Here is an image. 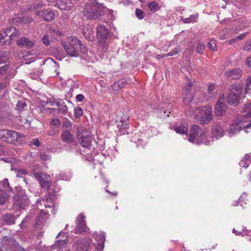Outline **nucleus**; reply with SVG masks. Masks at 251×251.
<instances>
[{
  "instance_id": "nucleus-54",
  "label": "nucleus",
  "mask_w": 251,
  "mask_h": 251,
  "mask_svg": "<svg viewBox=\"0 0 251 251\" xmlns=\"http://www.w3.org/2000/svg\"><path fill=\"white\" fill-rule=\"evenodd\" d=\"M244 50L246 51H250L251 50V40H249L247 42L244 47Z\"/></svg>"
},
{
  "instance_id": "nucleus-58",
  "label": "nucleus",
  "mask_w": 251,
  "mask_h": 251,
  "mask_svg": "<svg viewBox=\"0 0 251 251\" xmlns=\"http://www.w3.org/2000/svg\"><path fill=\"white\" fill-rule=\"evenodd\" d=\"M20 122L22 125H27L28 126L30 124L29 121L25 118H21L20 119Z\"/></svg>"
},
{
  "instance_id": "nucleus-36",
  "label": "nucleus",
  "mask_w": 251,
  "mask_h": 251,
  "mask_svg": "<svg viewBox=\"0 0 251 251\" xmlns=\"http://www.w3.org/2000/svg\"><path fill=\"white\" fill-rule=\"evenodd\" d=\"M5 2L4 7L6 9H13L17 4L19 0H4Z\"/></svg>"
},
{
  "instance_id": "nucleus-14",
  "label": "nucleus",
  "mask_w": 251,
  "mask_h": 251,
  "mask_svg": "<svg viewBox=\"0 0 251 251\" xmlns=\"http://www.w3.org/2000/svg\"><path fill=\"white\" fill-rule=\"evenodd\" d=\"M192 85L193 82L191 80H189L187 83H186L185 85H184L183 87L184 93L186 95V97L183 99L184 102L185 104L189 103L193 100V95L190 92Z\"/></svg>"
},
{
  "instance_id": "nucleus-21",
  "label": "nucleus",
  "mask_w": 251,
  "mask_h": 251,
  "mask_svg": "<svg viewBox=\"0 0 251 251\" xmlns=\"http://www.w3.org/2000/svg\"><path fill=\"white\" fill-rule=\"evenodd\" d=\"M49 214L47 212H43L42 210L39 214L35 217V226L43 225L47 221Z\"/></svg>"
},
{
  "instance_id": "nucleus-25",
  "label": "nucleus",
  "mask_w": 251,
  "mask_h": 251,
  "mask_svg": "<svg viewBox=\"0 0 251 251\" xmlns=\"http://www.w3.org/2000/svg\"><path fill=\"white\" fill-rule=\"evenodd\" d=\"M78 139L81 146L84 148H89L91 145V137L89 136H84L77 134Z\"/></svg>"
},
{
  "instance_id": "nucleus-51",
  "label": "nucleus",
  "mask_w": 251,
  "mask_h": 251,
  "mask_svg": "<svg viewBox=\"0 0 251 251\" xmlns=\"http://www.w3.org/2000/svg\"><path fill=\"white\" fill-rule=\"evenodd\" d=\"M204 48V44L202 42H200V43H199V44H198V45L197 46L196 50H197V51H198V52L201 53L202 51L203 50Z\"/></svg>"
},
{
  "instance_id": "nucleus-57",
  "label": "nucleus",
  "mask_w": 251,
  "mask_h": 251,
  "mask_svg": "<svg viewBox=\"0 0 251 251\" xmlns=\"http://www.w3.org/2000/svg\"><path fill=\"white\" fill-rule=\"evenodd\" d=\"M51 124L52 125L58 127L60 125V121L58 119H54L51 121Z\"/></svg>"
},
{
  "instance_id": "nucleus-7",
  "label": "nucleus",
  "mask_w": 251,
  "mask_h": 251,
  "mask_svg": "<svg viewBox=\"0 0 251 251\" xmlns=\"http://www.w3.org/2000/svg\"><path fill=\"white\" fill-rule=\"evenodd\" d=\"M242 92V86L240 84H232L229 89L228 102L230 105H236L239 101Z\"/></svg>"
},
{
  "instance_id": "nucleus-52",
  "label": "nucleus",
  "mask_w": 251,
  "mask_h": 251,
  "mask_svg": "<svg viewBox=\"0 0 251 251\" xmlns=\"http://www.w3.org/2000/svg\"><path fill=\"white\" fill-rule=\"evenodd\" d=\"M120 123H121V125L118 124V126L120 127V129H122V127L124 128H126L127 127L126 123H127V119H125L124 120H122L120 121Z\"/></svg>"
},
{
  "instance_id": "nucleus-16",
  "label": "nucleus",
  "mask_w": 251,
  "mask_h": 251,
  "mask_svg": "<svg viewBox=\"0 0 251 251\" xmlns=\"http://www.w3.org/2000/svg\"><path fill=\"white\" fill-rule=\"evenodd\" d=\"M226 112V106L224 104V95L221 96L215 107V114L216 116H221Z\"/></svg>"
},
{
  "instance_id": "nucleus-50",
  "label": "nucleus",
  "mask_w": 251,
  "mask_h": 251,
  "mask_svg": "<svg viewBox=\"0 0 251 251\" xmlns=\"http://www.w3.org/2000/svg\"><path fill=\"white\" fill-rule=\"evenodd\" d=\"M27 174V172L25 169H19L18 170L16 176L18 177H22L23 175H25Z\"/></svg>"
},
{
  "instance_id": "nucleus-37",
  "label": "nucleus",
  "mask_w": 251,
  "mask_h": 251,
  "mask_svg": "<svg viewBox=\"0 0 251 251\" xmlns=\"http://www.w3.org/2000/svg\"><path fill=\"white\" fill-rule=\"evenodd\" d=\"M8 199L6 193L2 190H0V204H4Z\"/></svg>"
},
{
  "instance_id": "nucleus-40",
  "label": "nucleus",
  "mask_w": 251,
  "mask_h": 251,
  "mask_svg": "<svg viewBox=\"0 0 251 251\" xmlns=\"http://www.w3.org/2000/svg\"><path fill=\"white\" fill-rule=\"evenodd\" d=\"M9 58L8 53L2 52L0 53V64L6 62Z\"/></svg>"
},
{
  "instance_id": "nucleus-41",
  "label": "nucleus",
  "mask_w": 251,
  "mask_h": 251,
  "mask_svg": "<svg viewBox=\"0 0 251 251\" xmlns=\"http://www.w3.org/2000/svg\"><path fill=\"white\" fill-rule=\"evenodd\" d=\"M149 7L151 10L157 11L160 9L159 3L155 1H151L149 4Z\"/></svg>"
},
{
  "instance_id": "nucleus-39",
  "label": "nucleus",
  "mask_w": 251,
  "mask_h": 251,
  "mask_svg": "<svg viewBox=\"0 0 251 251\" xmlns=\"http://www.w3.org/2000/svg\"><path fill=\"white\" fill-rule=\"evenodd\" d=\"M206 132L201 133V135H200V136L199 137L198 141L196 142V143L198 144H200L201 143H204L206 145H209V142L204 141V139L206 138Z\"/></svg>"
},
{
  "instance_id": "nucleus-9",
  "label": "nucleus",
  "mask_w": 251,
  "mask_h": 251,
  "mask_svg": "<svg viewBox=\"0 0 251 251\" xmlns=\"http://www.w3.org/2000/svg\"><path fill=\"white\" fill-rule=\"evenodd\" d=\"M109 34V30L105 26L99 25L97 26V36L100 46L103 48L105 47V42L107 39Z\"/></svg>"
},
{
  "instance_id": "nucleus-18",
  "label": "nucleus",
  "mask_w": 251,
  "mask_h": 251,
  "mask_svg": "<svg viewBox=\"0 0 251 251\" xmlns=\"http://www.w3.org/2000/svg\"><path fill=\"white\" fill-rule=\"evenodd\" d=\"M33 21L32 18L29 16H23L22 14H18L12 19L13 24H28Z\"/></svg>"
},
{
  "instance_id": "nucleus-61",
  "label": "nucleus",
  "mask_w": 251,
  "mask_h": 251,
  "mask_svg": "<svg viewBox=\"0 0 251 251\" xmlns=\"http://www.w3.org/2000/svg\"><path fill=\"white\" fill-rule=\"evenodd\" d=\"M84 98V97L82 94H78L76 96V100L77 102L82 101Z\"/></svg>"
},
{
  "instance_id": "nucleus-33",
  "label": "nucleus",
  "mask_w": 251,
  "mask_h": 251,
  "mask_svg": "<svg viewBox=\"0 0 251 251\" xmlns=\"http://www.w3.org/2000/svg\"><path fill=\"white\" fill-rule=\"evenodd\" d=\"M16 217H15L12 214L8 213L4 215L3 217V219L8 225H12L15 223V221Z\"/></svg>"
},
{
  "instance_id": "nucleus-60",
  "label": "nucleus",
  "mask_w": 251,
  "mask_h": 251,
  "mask_svg": "<svg viewBox=\"0 0 251 251\" xmlns=\"http://www.w3.org/2000/svg\"><path fill=\"white\" fill-rule=\"evenodd\" d=\"M8 86V83L6 82H0V93Z\"/></svg>"
},
{
  "instance_id": "nucleus-6",
  "label": "nucleus",
  "mask_w": 251,
  "mask_h": 251,
  "mask_svg": "<svg viewBox=\"0 0 251 251\" xmlns=\"http://www.w3.org/2000/svg\"><path fill=\"white\" fill-rule=\"evenodd\" d=\"M195 113L197 118H199L200 123L202 125L210 123L213 118L212 108L210 107L198 108Z\"/></svg>"
},
{
  "instance_id": "nucleus-32",
  "label": "nucleus",
  "mask_w": 251,
  "mask_h": 251,
  "mask_svg": "<svg viewBox=\"0 0 251 251\" xmlns=\"http://www.w3.org/2000/svg\"><path fill=\"white\" fill-rule=\"evenodd\" d=\"M62 140L66 143H71L73 142V135L68 130H65L61 135Z\"/></svg>"
},
{
  "instance_id": "nucleus-49",
  "label": "nucleus",
  "mask_w": 251,
  "mask_h": 251,
  "mask_svg": "<svg viewBox=\"0 0 251 251\" xmlns=\"http://www.w3.org/2000/svg\"><path fill=\"white\" fill-rule=\"evenodd\" d=\"M42 42L46 45V46H49L50 45V40H49V37L48 35L45 34L44 35L43 37H42Z\"/></svg>"
},
{
  "instance_id": "nucleus-45",
  "label": "nucleus",
  "mask_w": 251,
  "mask_h": 251,
  "mask_svg": "<svg viewBox=\"0 0 251 251\" xmlns=\"http://www.w3.org/2000/svg\"><path fill=\"white\" fill-rule=\"evenodd\" d=\"M208 48L213 50H215L217 49L216 41L214 40H211L208 44Z\"/></svg>"
},
{
  "instance_id": "nucleus-28",
  "label": "nucleus",
  "mask_w": 251,
  "mask_h": 251,
  "mask_svg": "<svg viewBox=\"0 0 251 251\" xmlns=\"http://www.w3.org/2000/svg\"><path fill=\"white\" fill-rule=\"evenodd\" d=\"M200 127L198 125H193L191 128L188 141L190 142L194 143L195 138L200 131Z\"/></svg>"
},
{
  "instance_id": "nucleus-15",
  "label": "nucleus",
  "mask_w": 251,
  "mask_h": 251,
  "mask_svg": "<svg viewBox=\"0 0 251 251\" xmlns=\"http://www.w3.org/2000/svg\"><path fill=\"white\" fill-rule=\"evenodd\" d=\"M43 4L40 1H36L32 4L23 6L21 8V13L22 14H25L30 12H34L36 14V12L38 11L37 9L41 8Z\"/></svg>"
},
{
  "instance_id": "nucleus-46",
  "label": "nucleus",
  "mask_w": 251,
  "mask_h": 251,
  "mask_svg": "<svg viewBox=\"0 0 251 251\" xmlns=\"http://www.w3.org/2000/svg\"><path fill=\"white\" fill-rule=\"evenodd\" d=\"M83 114V110L81 108H76L74 109V115L76 118L80 117Z\"/></svg>"
},
{
  "instance_id": "nucleus-35",
  "label": "nucleus",
  "mask_w": 251,
  "mask_h": 251,
  "mask_svg": "<svg viewBox=\"0 0 251 251\" xmlns=\"http://www.w3.org/2000/svg\"><path fill=\"white\" fill-rule=\"evenodd\" d=\"M126 83L124 80H119L115 82L112 85H111V87L114 91H117L124 87Z\"/></svg>"
},
{
  "instance_id": "nucleus-8",
  "label": "nucleus",
  "mask_w": 251,
  "mask_h": 251,
  "mask_svg": "<svg viewBox=\"0 0 251 251\" xmlns=\"http://www.w3.org/2000/svg\"><path fill=\"white\" fill-rule=\"evenodd\" d=\"M34 176L38 180L41 186L46 190L50 189L51 184L50 176L45 173L34 172Z\"/></svg>"
},
{
  "instance_id": "nucleus-1",
  "label": "nucleus",
  "mask_w": 251,
  "mask_h": 251,
  "mask_svg": "<svg viewBox=\"0 0 251 251\" xmlns=\"http://www.w3.org/2000/svg\"><path fill=\"white\" fill-rule=\"evenodd\" d=\"M61 44L67 53L71 56L77 57L79 52L85 53L87 51L86 47L75 37H69L66 41H62Z\"/></svg>"
},
{
  "instance_id": "nucleus-4",
  "label": "nucleus",
  "mask_w": 251,
  "mask_h": 251,
  "mask_svg": "<svg viewBox=\"0 0 251 251\" xmlns=\"http://www.w3.org/2000/svg\"><path fill=\"white\" fill-rule=\"evenodd\" d=\"M19 35V31L13 27L4 29L0 32V43L1 45H9L11 41Z\"/></svg>"
},
{
  "instance_id": "nucleus-59",
  "label": "nucleus",
  "mask_w": 251,
  "mask_h": 251,
  "mask_svg": "<svg viewBox=\"0 0 251 251\" xmlns=\"http://www.w3.org/2000/svg\"><path fill=\"white\" fill-rule=\"evenodd\" d=\"M248 33H249V32H245L244 33L239 35L236 37H237L238 40H239V41L241 40L244 39L247 36Z\"/></svg>"
},
{
  "instance_id": "nucleus-17",
  "label": "nucleus",
  "mask_w": 251,
  "mask_h": 251,
  "mask_svg": "<svg viewBox=\"0 0 251 251\" xmlns=\"http://www.w3.org/2000/svg\"><path fill=\"white\" fill-rule=\"evenodd\" d=\"M37 16L43 18L46 21H51L54 19L55 13L53 11L48 9L45 11H38L36 12Z\"/></svg>"
},
{
  "instance_id": "nucleus-42",
  "label": "nucleus",
  "mask_w": 251,
  "mask_h": 251,
  "mask_svg": "<svg viewBox=\"0 0 251 251\" xmlns=\"http://www.w3.org/2000/svg\"><path fill=\"white\" fill-rule=\"evenodd\" d=\"M63 127L66 130H69L71 129L72 124L71 122L67 118H65L62 125Z\"/></svg>"
},
{
  "instance_id": "nucleus-22",
  "label": "nucleus",
  "mask_w": 251,
  "mask_h": 251,
  "mask_svg": "<svg viewBox=\"0 0 251 251\" xmlns=\"http://www.w3.org/2000/svg\"><path fill=\"white\" fill-rule=\"evenodd\" d=\"M36 212H37V210L35 209H32L30 211L29 214L25 217L20 224L21 227L23 226H26V223H29L35 226V215Z\"/></svg>"
},
{
  "instance_id": "nucleus-3",
  "label": "nucleus",
  "mask_w": 251,
  "mask_h": 251,
  "mask_svg": "<svg viewBox=\"0 0 251 251\" xmlns=\"http://www.w3.org/2000/svg\"><path fill=\"white\" fill-rule=\"evenodd\" d=\"M104 6L97 1V0H90L85 4L83 9L84 16L87 19H98L102 14Z\"/></svg>"
},
{
  "instance_id": "nucleus-20",
  "label": "nucleus",
  "mask_w": 251,
  "mask_h": 251,
  "mask_svg": "<svg viewBox=\"0 0 251 251\" xmlns=\"http://www.w3.org/2000/svg\"><path fill=\"white\" fill-rule=\"evenodd\" d=\"M7 75V79L11 77H13L16 74V71L11 67L10 65L6 64L4 66L0 67V76L5 74Z\"/></svg>"
},
{
  "instance_id": "nucleus-27",
  "label": "nucleus",
  "mask_w": 251,
  "mask_h": 251,
  "mask_svg": "<svg viewBox=\"0 0 251 251\" xmlns=\"http://www.w3.org/2000/svg\"><path fill=\"white\" fill-rule=\"evenodd\" d=\"M212 135L217 138L222 137L224 134L223 128L218 124L213 126L211 130Z\"/></svg>"
},
{
  "instance_id": "nucleus-44",
  "label": "nucleus",
  "mask_w": 251,
  "mask_h": 251,
  "mask_svg": "<svg viewBox=\"0 0 251 251\" xmlns=\"http://www.w3.org/2000/svg\"><path fill=\"white\" fill-rule=\"evenodd\" d=\"M245 115H247L249 114V116L251 117V103L247 104L244 106Z\"/></svg>"
},
{
  "instance_id": "nucleus-13",
  "label": "nucleus",
  "mask_w": 251,
  "mask_h": 251,
  "mask_svg": "<svg viewBox=\"0 0 251 251\" xmlns=\"http://www.w3.org/2000/svg\"><path fill=\"white\" fill-rule=\"evenodd\" d=\"M92 240L89 237H86L78 240L76 243V248L78 251H87L89 249Z\"/></svg>"
},
{
  "instance_id": "nucleus-30",
  "label": "nucleus",
  "mask_w": 251,
  "mask_h": 251,
  "mask_svg": "<svg viewBox=\"0 0 251 251\" xmlns=\"http://www.w3.org/2000/svg\"><path fill=\"white\" fill-rule=\"evenodd\" d=\"M188 125L186 123L181 124L179 126H176L174 127L175 131L181 134H186L188 133Z\"/></svg>"
},
{
  "instance_id": "nucleus-55",
  "label": "nucleus",
  "mask_w": 251,
  "mask_h": 251,
  "mask_svg": "<svg viewBox=\"0 0 251 251\" xmlns=\"http://www.w3.org/2000/svg\"><path fill=\"white\" fill-rule=\"evenodd\" d=\"M40 157L41 159L44 160H47L50 159V156L48 154H47L46 153H41L40 154Z\"/></svg>"
},
{
  "instance_id": "nucleus-56",
  "label": "nucleus",
  "mask_w": 251,
  "mask_h": 251,
  "mask_svg": "<svg viewBox=\"0 0 251 251\" xmlns=\"http://www.w3.org/2000/svg\"><path fill=\"white\" fill-rule=\"evenodd\" d=\"M247 162V161L246 160H242L240 162L239 165L241 167L247 168L249 165V163H248Z\"/></svg>"
},
{
  "instance_id": "nucleus-24",
  "label": "nucleus",
  "mask_w": 251,
  "mask_h": 251,
  "mask_svg": "<svg viewBox=\"0 0 251 251\" xmlns=\"http://www.w3.org/2000/svg\"><path fill=\"white\" fill-rule=\"evenodd\" d=\"M17 45L20 47L31 48L34 46L35 42L34 40H31L27 38L24 37L19 40L17 42Z\"/></svg>"
},
{
  "instance_id": "nucleus-29",
  "label": "nucleus",
  "mask_w": 251,
  "mask_h": 251,
  "mask_svg": "<svg viewBox=\"0 0 251 251\" xmlns=\"http://www.w3.org/2000/svg\"><path fill=\"white\" fill-rule=\"evenodd\" d=\"M216 85L214 84H210L207 87V93L206 94L205 99L208 100L210 99L213 98L216 95Z\"/></svg>"
},
{
  "instance_id": "nucleus-62",
  "label": "nucleus",
  "mask_w": 251,
  "mask_h": 251,
  "mask_svg": "<svg viewBox=\"0 0 251 251\" xmlns=\"http://www.w3.org/2000/svg\"><path fill=\"white\" fill-rule=\"evenodd\" d=\"M2 184L3 186L5 188L8 187L9 184L8 179L6 178L4 179L2 182Z\"/></svg>"
},
{
  "instance_id": "nucleus-5",
  "label": "nucleus",
  "mask_w": 251,
  "mask_h": 251,
  "mask_svg": "<svg viewBox=\"0 0 251 251\" xmlns=\"http://www.w3.org/2000/svg\"><path fill=\"white\" fill-rule=\"evenodd\" d=\"M13 207L16 210L25 208L29 204V200L25 194V190L20 189L13 197Z\"/></svg>"
},
{
  "instance_id": "nucleus-23",
  "label": "nucleus",
  "mask_w": 251,
  "mask_h": 251,
  "mask_svg": "<svg viewBox=\"0 0 251 251\" xmlns=\"http://www.w3.org/2000/svg\"><path fill=\"white\" fill-rule=\"evenodd\" d=\"M66 239L56 241L55 244L48 251H65L66 250Z\"/></svg>"
},
{
  "instance_id": "nucleus-47",
  "label": "nucleus",
  "mask_w": 251,
  "mask_h": 251,
  "mask_svg": "<svg viewBox=\"0 0 251 251\" xmlns=\"http://www.w3.org/2000/svg\"><path fill=\"white\" fill-rule=\"evenodd\" d=\"M7 135V130H0V139L5 142Z\"/></svg>"
},
{
  "instance_id": "nucleus-53",
  "label": "nucleus",
  "mask_w": 251,
  "mask_h": 251,
  "mask_svg": "<svg viewBox=\"0 0 251 251\" xmlns=\"http://www.w3.org/2000/svg\"><path fill=\"white\" fill-rule=\"evenodd\" d=\"M32 145H34L36 147H39L40 145V143L37 138H34L32 140L29 144L30 146Z\"/></svg>"
},
{
  "instance_id": "nucleus-26",
  "label": "nucleus",
  "mask_w": 251,
  "mask_h": 251,
  "mask_svg": "<svg viewBox=\"0 0 251 251\" xmlns=\"http://www.w3.org/2000/svg\"><path fill=\"white\" fill-rule=\"evenodd\" d=\"M242 71L239 69H234L231 70L227 71L225 73V75L226 77L230 78L233 79H238L241 75Z\"/></svg>"
},
{
  "instance_id": "nucleus-38",
  "label": "nucleus",
  "mask_w": 251,
  "mask_h": 251,
  "mask_svg": "<svg viewBox=\"0 0 251 251\" xmlns=\"http://www.w3.org/2000/svg\"><path fill=\"white\" fill-rule=\"evenodd\" d=\"M27 107L26 103L24 101H19L17 102L16 109L19 111L22 112Z\"/></svg>"
},
{
  "instance_id": "nucleus-31",
  "label": "nucleus",
  "mask_w": 251,
  "mask_h": 251,
  "mask_svg": "<svg viewBox=\"0 0 251 251\" xmlns=\"http://www.w3.org/2000/svg\"><path fill=\"white\" fill-rule=\"evenodd\" d=\"M93 30L91 27H85L83 29V35L89 41L93 39Z\"/></svg>"
},
{
  "instance_id": "nucleus-2",
  "label": "nucleus",
  "mask_w": 251,
  "mask_h": 251,
  "mask_svg": "<svg viewBox=\"0 0 251 251\" xmlns=\"http://www.w3.org/2000/svg\"><path fill=\"white\" fill-rule=\"evenodd\" d=\"M248 117L251 118L249 116V114L247 115H245L244 108L243 114L237 116L230 126L228 132L230 137L238 133L242 129L248 128L251 126V121H248L247 119Z\"/></svg>"
},
{
  "instance_id": "nucleus-64",
  "label": "nucleus",
  "mask_w": 251,
  "mask_h": 251,
  "mask_svg": "<svg viewBox=\"0 0 251 251\" xmlns=\"http://www.w3.org/2000/svg\"><path fill=\"white\" fill-rule=\"evenodd\" d=\"M244 159L247 161L248 162H251V155L250 154H246Z\"/></svg>"
},
{
  "instance_id": "nucleus-19",
  "label": "nucleus",
  "mask_w": 251,
  "mask_h": 251,
  "mask_svg": "<svg viewBox=\"0 0 251 251\" xmlns=\"http://www.w3.org/2000/svg\"><path fill=\"white\" fill-rule=\"evenodd\" d=\"M13 118V115L11 113L10 108L7 106V108L0 109V120L1 122H5L11 120Z\"/></svg>"
},
{
  "instance_id": "nucleus-34",
  "label": "nucleus",
  "mask_w": 251,
  "mask_h": 251,
  "mask_svg": "<svg viewBox=\"0 0 251 251\" xmlns=\"http://www.w3.org/2000/svg\"><path fill=\"white\" fill-rule=\"evenodd\" d=\"M199 18V14H196L194 15H192L189 18H183L182 17L181 18V20L183 22V23L185 24H190V23H194L196 22L198 19Z\"/></svg>"
},
{
  "instance_id": "nucleus-43",
  "label": "nucleus",
  "mask_w": 251,
  "mask_h": 251,
  "mask_svg": "<svg viewBox=\"0 0 251 251\" xmlns=\"http://www.w3.org/2000/svg\"><path fill=\"white\" fill-rule=\"evenodd\" d=\"M135 15L136 17L140 20H142L145 17L144 12L138 8H136L135 10Z\"/></svg>"
},
{
  "instance_id": "nucleus-12",
  "label": "nucleus",
  "mask_w": 251,
  "mask_h": 251,
  "mask_svg": "<svg viewBox=\"0 0 251 251\" xmlns=\"http://www.w3.org/2000/svg\"><path fill=\"white\" fill-rule=\"evenodd\" d=\"M105 234V233L100 231L96 232L92 235V236L97 242L96 248L98 250H102L104 248Z\"/></svg>"
},
{
  "instance_id": "nucleus-11",
  "label": "nucleus",
  "mask_w": 251,
  "mask_h": 251,
  "mask_svg": "<svg viewBox=\"0 0 251 251\" xmlns=\"http://www.w3.org/2000/svg\"><path fill=\"white\" fill-rule=\"evenodd\" d=\"M24 137V134L19 132L7 130V135L6 136V141L10 144H14L16 143L21 141V138Z\"/></svg>"
},
{
  "instance_id": "nucleus-63",
  "label": "nucleus",
  "mask_w": 251,
  "mask_h": 251,
  "mask_svg": "<svg viewBox=\"0 0 251 251\" xmlns=\"http://www.w3.org/2000/svg\"><path fill=\"white\" fill-rule=\"evenodd\" d=\"M14 251H26L24 248L20 246L19 245L15 246Z\"/></svg>"
},
{
  "instance_id": "nucleus-48",
  "label": "nucleus",
  "mask_w": 251,
  "mask_h": 251,
  "mask_svg": "<svg viewBox=\"0 0 251 251\" xmlns=\"http://www.w3.org/2000/svg\"><path fill=\"white\" fill-rule=\"evenodd\" d=\"M251 89V76L249 77L246 81L245 93L247 94L250 90Z\"/></svg>"
},
{
  "instance_id": "nucleus-10",
  "label": "nucleus",
  "mask_w": 251,
  "mask_h": 251,
  "mask_svg": "<svg viewBox=\"0 0 251 251\" xmlns=\"http://www.w3.org/2000/svg\"><path fill=\"white\" fill-rule=\"evenodd\" d=\"M85 219V217L84 216L83 213H80L77 216L76 226L74 229V232L75 234L86 232L89 230V228L86 226Z\"/></svg>"
}]
</instances>
